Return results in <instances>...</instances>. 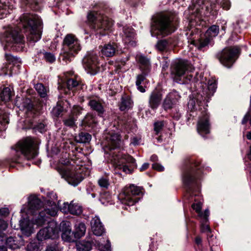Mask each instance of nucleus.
I'll use <instances>...</instances> for the list:
<instances>
[{
  "instance_id": "f257e3e1",
  "label": "nucleus",
  "mask_w": 251,
  "mask_h": 251,
  "mask_svg": "<svg viewBox=\"0 0 251 251\" xmlns=\"http://www.w3.org/2000/svg\"><path fill=\"white\" fill-rule=\"evenodd\" d=\"M42 24L40 17L37 15L25 14L20 18L17 27H8L1 36V40L9 45L23 44L24 36L19 33L20 28L23 27L24 32H28L27 39L34 42L41 37Z\"/></svg>"
},
{
  "instance_id": "f03ea898",
  "label": "nucleus",
  "mask_w": 251,
  "mask_h": 251,
  "mask_svg": "<svg viewBox=\"0 0 251 251\" xmlns=\"http://www.w3.org/2000/svg\"><path fill=\"white\" fill-rule=\"evenodd\" d=\"M43 202L39 198L34 196L29 197L27 212L29 214H35L32 221L37 226L44 225L49 216H55L58 210L55 202L50 200L47 202L46 208L44 210H41Z\"/></svg>"
},
{
  "instance_id": "7ed1b4c3",
  "label": "nucleus",
  "mask_w": 251,
  "mask_h": 251,
  "mask_svg": "<svg viewBox=\"0 0 251 251\" xmlns=\"http://www.w3.org/2000/svg\"><path fill=\"white\" fill-rule=\"evenodd\" d=\"M174 16L170 13L160 14L152 18L151 32L152 36H167L176 28L173 23Z\"/></svg>"
},
{
  "instance_id": "20e7f679",
  "label": "nucleus",
  "mask_w": 251,
  "mask_h": 251,
  "mask_svg": "<svg viewBox=\"0 0 251 251\" xmlns=\"http://www.w3.org/2000/svg\"><path fill=\"white\" fill-rule=\"evenodd\" d=\"M81 49L78 39L73 34H68L63 39L60 58L66 63L70 62Z\"/></svg>"
},
{
  "instance_id": "39448f33",
  "label": "nucleus",
  "mask_w": 251,
  "mask_h": 251,
  "mask_svg": "<svg viewBox=\"0 0 251 251\" xmlns=\"http://www.w3.org/2000/svg\"><path fill=\"white\" fill-rule=\"evenodd\" d=\"M142 195L141 188L134 185L126 187L120 194L119 199L123 204L131 206L134 205L139 200L140 196Z\"/></svg>"
},
{
  "instance_id": "423d86ee",
  "label": "nucleus",
  "mask_w": 251,
  "mask_h": 251,
  "mask_svg": "<svg viewBox=\"0 0 251 251\" xmlns=\"http://www.w3.org/2000/svg\"><path fill=\"white\" fill-rule=\"evenodd\" d=\"M15 151L20 152L27 160L34 158L38 154L33 140L30 137L20 141L15 146Z\"/></svg>"
},
{
  "instance_id": "0eeeda50",
  "label": "nucleus",
  "mask_w": 251,
  "mask_h": 251,
  "mask_svg": "<svg viewBox=\"0 0 251 251\" xmlns=\"http://www.w3.org/2000/svg\"><path fill=\"white\" fill-rule=\"evenodd\" d=\"M69 163V161H67L65 163V165H68ZM57 171L62 177L64 178L69 184L74 186L78 185L83 179V176L79 170L76 171L70 167L66 166L58 167L57 168Z\"/></svg>"
},
{
  "instance_id": "6e6552de",
  "label": "nucleus",
  "mask_w": 251,
  "mask_h": 251,
  "mask_svg": "<svg viewBox=\"0 0 251 251\" xmlns=\"http://www.w3.org/2000/svg\"><path fill=\"white\" fill-rule=\"evenodd\" d=\"M191 69V66L186 61H179L174 65L171 74L176 81L180 80L181 77L183 76L185 78V82L187 83L192 78V75L188 74V71Z\"/></svg>"
},
{
  "instance_id": "1a4fd4ad",
  "label": "nucleus",
  "mask_w": 251,
  "mask_h": 251,
  "mask_svg": "<svg viewBox=\"0 0 251 251\" xmlns=\"http://www.w3.org/2000/svg\"><path fill=\"white\" fill-rule=\"evenodd\" d=\"M238 51L237 47L225 48L216 54V57L224 66L230 68L234 62V57Z\"/></svg>"
},
{
  "instance_id": "9d476101",
  "label": "nucleus",
  "mask_w": 251,
  "mask_h": 251,
  "mask_svg": "<svg viewBox=\"0 0 251 251\" xmlns=\"http://www.w3.org/2000/svg\"><path fill=\"white\" fill-rule=\"evenodd\" d=\"M47 221L48 226L41 229L37 233V237L38 240L42 241L49 238H55L58 236L59 228L56 223L54 221Z\"/></svg>"
},
{
  "instance_id": "9b49d317",
  "label": "nucleus",
  "mask_w": 251,
  "mask_h": 251,
  "mask_svg": "<svg viewBox=\"0 0 251 251\" xmlns=\"http://www.w3.org/2000/svg\"><path fill=\"white\" fill-rule=\"evenodd\" d=\"M209 5L211 7L210 9L214 8L208 0H196L189 7V11L191 14L190 19L193 20L194 17L200 19L203 14L204 8L206 11H209Z\"/></svg>"
},
{
  "instance_id": "f8f14e48",
  "label": "nucleus",
  "mask_w": 251,
  "mask_h": 251,
  "mask_svg": "<svg viewBox=\"0 0 251 251\" xmlns=\"http://www.w3.org/2000/svg\"><path fill=\"white\" fill-rule=\"evenodd\" d=\"M85 68L88 70V73L91 75L96 74L98 70V61L97 56L93 53L86 55L83 60Z\"/></svg>"
},
{
  "instance_id": "ddd939ff",
  "label": "nucleus",
  "mask_w": 251,
  "mask_h": 251,
  "mask_svg": "<svg viewBox=\"0 0 251 251\" xmlns=\"http://www.w3.org/2000/svg\"><path fill=\"white\" fill-rule=\"evenodd\" d=\"M112 162L117 166L120 167L126 163H130L132 167L136 166L135 160L131 156L124 154L120 152H114L112 155Z\"/></svg>"
},
{
  "instance_id": "4468645a",
  "label": "nucleus",
  "mask_w": 251,
  "mask_h": 251,
  "mask_svg": "<svg viewBox=\"0 0 251 251\" xmlns=\"http://www.w3.org/2000/svg\"><path fill=\"white\" fill-rule=\"evenodd\" d=\"M113 25V22L108 17L101 15L99 17L98 22L93 25V28L99 31L100 34H104L102 32L109 30Z\"/></svg>"
},
{
  "instance_id": "2eb2a0df",
  "label": "nucleus",
  "mask_w": 251,
  "mask_h": 251,
  "mask_svg": "<svg viewBox=\"0 0 251 251\" xmlns=\"http://www.w3.org/2000/svg\"><path fill=\"white\" fill-rule=\"evenodd\" d=\"M210 124L209 123V115L205 111L204 113L200 118L197 124L198 132L202 135L209 133Z\"/></svg>"
},
{
  "instance_id": "dca6fc26",
  "label": "nucleus",
  "mask_w": 251,
  "mask_h": 251,
  "mask_svg": "<svg viewBox=\"0 0 251 251\" xmlns=\"http://www.w3.org/2000/svg\"><path fill=\"white\" fill-rule=\"evenodd\" d=\"M5 58L9 64L12 63L13 65L12 68L10 69L9 73L5 72V74L12 75L13 74H18L20 67L21 60L9 53H5Z\"/></svg>"
},
{
  "instance_id": "f3484780",
  "label": "nucleus",
  "mask_w": 251,
  "mask_h": 251,
  "mask_svg": "<svg viewBox=\"0 0 251 251\" xmlns=\"http://www.w3.org/2000/svg\"><path fill=\"white\" fill-rule=\"evenodd\" d=\"M60 209L63 213H70L76 215H80L82 212L81 207L78 204L74 203L73 201L70 203L64 202Z\"/></svg>"
},
{
  "instance_id": "a211bd4d",
  "label": "nucleus",
  "mask_w": 251,
  "mask_h": 251,
  "mask_svg": "<svg viewBox=\"0 0 251 251\" xmlns=\"http://www.w3.org/2000/svg\"><path fill=\"white\" fill-rule=\"evenodd\" d=\"M60 229L62 231L61 237L65 241H73V232H72L71 224L69 221H63L60 224Z\"/></svg>"
},
{
  "instance_id": "6ab92c4d",
  "label": "nucleus",
  "mask_w": 251,
  "mask_h": 251,
  "mask_svg": "<svg viewBox=\"0 0 251 251\" xmlns=\"http://www.w3.org/2000/svg\"><path fill=\"white\" fill-rule=\"evenodd\" d=\"M162 99V93L157 90H154L149 97V106L153 110L156 109L160 105Z\"/></svg>"
},
{
  "instance_id": "aec40b11",
  "label": "nucleus",
  "mask_w": 251,
  "mask_h": 251,
  "mask_svg": "<svg viewBox=\"0 0 251 251\" xmlns=\"http://www.w3.org/2000/svg\"><path fill=\"white\" fill-rule=\"evenodd\" d=\"M6 244L9 248L12 250H16L23 246L24 241L21 236L17 237L10 236L7 238Z\"/></svg>"
},
{
  "instance_id": "412c9836",
  "label": "nucleus",
  "mask_w": 251,
  "mask_h": 251,
  "mask_svg": "<svg viewBox=\"0 0 251 251\" xmlns=\"http://www.w3.org/2000/svg\"><path fill=\"white\" fill-rule=\"evenodd\" d=\"M177 96L176 93H171L166 97L162 103V107L165 110L172 108L176 103Z\"/></svg>"
},
{
  "instance_id": "4be33fe9",
  "label": "nucleus",
  "mask_w": 251,
  "mask_h": 251,
  "mask_svg": "<svg viewBox=\"0 0 251 251\" xmlns=\"http://www.w3.org/2000/svg\"><path fill=\"white\" fill-rule=\"evenodd\" d=\"M92 230L93 233L97 236H101L104 232V229L99 218L95 216L91 222Z\"/></svg>"
},
{
  "instance_id": "5701e85b",
  "label": "nucleus",
  "mask_w": 251,
  "mask_h": 251,
  "mask_svg": "<svg viewBox=\"0 0 251 251\" xmlns=\"http://www.w3.org/2000/svg\"><path fill=\"white\" fill-rule=\"evenodd\" d=\"M199 162H194L193 163L191 167V170L187 171L185 173L183 177V182L185 185H188L190 183L194 182L195 179V175L194 173V167L196 170H199L198 168Z\"/></svg>"
},
{
  "instance_id": "b1692460",
  "label": "nucleus",
  "mask_w": 251,
  "mask_h": 251,
  "mask_svg": "<svg viewBox=\"0 0 251 251\" xmlns=\"http://www.w3.org/2000/svg\"><path fill=\"white\" fill-rule=\"evenodd\" d=\"M108 146L109 148L115 149L119 147L121 144L120 135L117 133H112L106 137Z\"/></svg>"
},
{
  "instance_id": "393cba45",
  "label": "nucleus",
  "mask_w": 251,
  "mask_h": 251,
  "mask_svg": "<svg viewBox=\"0 0 251 251\" xmlns=\"http://www.w3.org/2000/svg\"><path fill=\"white\" fill-rule=\"evenodd\" d=\"M59 83L58 89L60 91H62L65 94H68L70 90L74 91V89L78 85V82L73 78L67 79L66 82L67 88H64L63 86Z\"/></svg>"
},
{
  "instance_id": "a878e982",
  "label": "nucleus",
  "mask_w": 251,
  "mask_h": 251,
  "mask_svg": "<svg viewBox=\"0 0 251 251\" xmlns=\"http://www.w3.org/2000/svg\"><path fill=\"white\" fill-rule=\"evenodd\" d=\"M20 226L23 234L26 236H29L33 232V227L29 221L26 219L21 220Z\"/></svg>"
},
{
  "instance_id": "bb28decb",
  "label": "nucleus",
  "mask_w": 251,
  "mask_h": 251,
  "mask_svg": "<svg viewBox=\"0 0 251 251\" xmlns=\"http://www.w3.org/2000/svg\"><path fill=\"white\" fill-rule=\"evenodd\" d=\"M117 45L115 43L105 45L101 50L103 55L107 57H111L115 55L117 50Z\"/></svg>"
},
{
  "instance_id": "cd10ccee",
  "label": "nucleus",
  "mask_w": 251,
  "mask_h": 251,
  "mask_svg": "<svg viewBox=\"0 0 251 251\" xmlns=\"http://www.w3.org/2000/svg\"><path fill=\"white\" fill-rule=\"evenodd\" d=\"M123 40L126 44L133 45V40L135 36L133 29L129 27H124Z\"/></svg>"
},
{
  "instance_id": "c85d7f7f",
  "label": "nucleus",
  "mask_w": 251,
  "mask_h": 251,
  "mask_svg": "<svg viewBox=\"0 0 251 251\" xmlns=\"http://www.w3.org/2000/svg\"><path fill=\"white\" fill-rule=\"evenodd\" d=\"M136 59L140 64V68L141 71H150V63L148 59L142 55L137 54Z\"/></svg>"
},
{
  "instance_id": "c756f323",
  "label": "nucleus",
  "mask_w": 251,
  "mask_h": 251,
  "mask_svg": "<svg viewBox=\"0 0 251 251\" xmlns=\"http://www.w3.org/2000/svg\"><path fill=\"white\" fill-rule=\"evenodd\" d=\"M7 0H0V18H3L10 13L9 10L13 8V5H7Z\"/></svg>"
},
{
  "instance_id": "7c9ffc66",
  "label": "nucleus",
  "mask_w": 251,
  "mask_h": 251,
  "mask_svg": "<svg viewBox=\"0 0 251 251\" xmlns=\"http://www.w3.org/2000/svg\"><path fill=\"white\" fill-rule=\"evenodd\" d=\"M88 104L93 110L98 112L99 114H102L103 113V107L99 100L96 99H91L89 100Z\"/></svg>"
},
{
  "instance_id": "2f4dec72",
  "label": "nucleus",
  "mask_w": 251,
  "mask_h": 251,
  "mask_svg": "<svg viewBox=\"0 0 251 251\" xmlns=\"http://www.w3.org/2000/svg\"><path fill=\"white\" fill-rule=\"evenodd\" d=\"M75 231L74 232L75 238H80L83 236L86 232V226L84 224L79 223L75 225Z\"/></svg>"
},
{
  "instance_id": "473e14b6",
  "label": "nucleus",
  "mask_w": 251,
  "mask_h": 251,
  "mask_svg": "<svg viewBox=\"0 0 251 251\" xmlns=\"http://www.w3.org/2000/svg\"><path fill=\"white\" fill-rule=\"evenodd\" d=\"M217 88L215 83H211L208 85L207 88L203 91L202 96L204 97V100L208 101V99L213 95Z\"/></svg>"
},
{
  "instance_id": "72a5a7b5",
  "label": "nucleus",
  "mask_w": 251,
  "mask_h": 251,
  "mask_svg": "<svg viewBox=\"0 0 251 251\" xmlns=\"http://www.w3.org/2000/svg\"><path fill=\"white\" fill-rule=\"evenodd\" d=\"M142 74L137 76L136 85L137 86L138 89L141 92H145V89L141 85V83L145 80L146 76L148 75L149 72H146V71H141Z\"/></svg>"
},
{
  "instance_id": "f704fd0d",
  "label": "nucleus",
  "mask_w": 251,
  "mask_h": 251,
  "mask_svg": "<svg viewBox=\"0 0 251 251\" xmlns=\"http://www.w3.org/2000/svg\"><path fill=\"white\" fill-rule=\"evenodd\" d=\"M219 31V26L216 25H213L207 30L204 34V36L208 37L211 40L213 37H214L218 35Z\"/></svg>"
},
{
  "instance_id": "c9c22d12",
  "label": "nucleus",
  "mask_w": 251,
  "mask_h": 251,
  "mask_svg": "<svg viewBox=\"0 0 251 251\" xmlns=\"http://www.w3.org/2000/svg\"><path fill=\"white\" fill-rule=\"evenodd\" d=\"M132 104L133 102L129 97H123L120 108L121 110L124 111L131 108Z\"/></svg>"
},
{
  "instance_id": "e433bc0d",
  "label": "nucleus",
  "mask_w": 251,
  "mask_h": 251,
  "mask_svg": "<svg viewBox=\"0 0 251 251\" xmlns=\"http://www.w3.org/2000/svg\"><path fill=\"white\" fill-rule=\"evenodd\" d=\"M91 139V135L88 133L81 132L78 136L76 137L77 142L81 143H86L89 142Z\"/></svg>"
},
{
  "instance_id": "4c0bfd02",
  "label": "nucleus",
  "mask_w": 251,
  "mask_h": 251,
  "mask_svg": "<svg viewBox=\"0 0 251 251\" xmlns=\"http://www.w3.org/2000/svg\"><path fill=\"white\" fill-rule=\"evenodd\" d=\"M9 123L8 114L0 111V131L5 129V126Z\"/></svg>"
},
{
  "instance_id": "58836bf2",
  "label": "nucleus",
  "mask_w": 251,
  "mask_h": 251,
  "mask_svg": "<svg viewBox=\"0 0 251 251\" xmlns=\"http://www.w3.org/2000/svg\"><path fill=\"white\" fill-rule=\"evenodd\" d=\"M101 16L100 14H99L97 12L95 11L90 12L87 15L88 20L92 23V27L93 28V25L96 22H98L99 17Z\"/></svg>"
},
{
  "instance_id": "ea45409f",
  "label": "nucleus",
  "mask_w": 251,
  "mask_h": 251,
  "mask_svg": "<svg viewBox=\"0 0 251 251\" xmlns=\"http://www.w3.org/2000/svg\"><path fill=\"white\" fill-rule=\"evenodd\" d=\"M11 97V90L9 87L4 88L0 93V98L2 101H7Z\"/></svg>"
},
{
  "instance_id": "a19ab883",
  "label": "nucleus",
  "mask_w": 251,
  "mask_h": 251,
  "mask_svg": "<svg viewBox=\"0 0 251 251\" xmlns=\"http://www.w3.org/2000/svg\"><path fill=\"white\" fill-rule=\"evenodd\" d=\"M76 249L78 251H90L91 249V245L89 242H80L76 244Z\"/></svg>"
},
{
  "instance_id": "79ce46f5",
  "label": "nucleus",
  "mask_w": 251,
  "mask_h": 251,
  "mask_svg": "<svg viewBox=\"0 0 251 251\" xmlns=\"http://www.w3.org/2000/svg\"><path fill=\"white\" fill-rule=\"evenodd\" d=\"M96 123L95 118L91 114H87L82 121V124L91 126L93 124Z\"/></svg>"
},
{
  "instance_id": "37998d69",
  "label": "nucleus",
  "mask_w": 251,
  "mask_h": 251,
  "mask_svg": "<svg viewBox=\"0 0 251 251\" xmlns=\"http://www.w3.org/2000/svg\"><path fill=\"white\" fill-rule=\"evenodd\" d=\"M35 88L41 97L44 98L47 96L48 90L42 84H37L35 86Z\"/></svg>"
},
{
  "instance_id": "c03bdc74",
  "label": "nucleus",
  "mask_w": 251,
  "mask_h": 251,
  "mask_svg": "<svg viewBox=\"0 0 251 251\" xmlns=\"http://www.w3.org/2000/svg\"><path fill=\"white\" fill-rule=\"evenodd\" d=\"M98 184L101 188L107 189L110 184L108 178L107 176L101 177L98 180Z\"/></svg>"
},
{
  "instance_id": "a18cd8bd",
  "label": "nucleus",
  "mask_w": 251,
  "mask_h": 251,
  "mask_svg": "<svg viewBox=\"0 0 251 251\" xmlns=\"http://www.w3.org/2000/svg\"><path fill=\"white\" fill-rule=\"evenodd\" d=\"M169 44L166 40H161L157 42L156 44V49L160 51L165 50L168 47Z\"/></svg>"
},
{
  "instance_id": "49530a36",
  "label": "nucleus",
  "mask_w": 251,
  "mask_h": 251,
  "mask_svg": "<svg viewBox=\"0 0 251 251\" xmlns=\"http://www.w3.org/2000/svg\"><path fill=\"white\" fill-rule=\"evenodd\" d=\"M76 119L74 117H69L63 121L64 124L66 126L70 127H74L75 126V121Z\"/></svg>"
},
{
  "instance_id": "de8ad7c7",
  "label": "nucleus",
  "mask_w": 251,
  "mask_h": 251,
  "mask_svg": "<svg viewBox=\"0 0 251 251\" xmlns=\"http://www.w3.org/2000/svg\"><path fill=\"white\" fill-rule=\"evenodd\" d=\"M192 207L194 210L196 211L197 213H198L199 216H202V212L201 211L202 208V203L201 202L193 204Z\"/></svg>"
},
{
  "instance_id": "09e8293b",
  "label": "nucleus",
  "mask_w": 251,
  "mask_h": 251,
  "mask_svg": "<svg viewBox=\"0 0 251 251\" xmlns=\"http://www.w3.org/2000/svg\"><path fill=\"white\" fill-rule=\"evenodd\" d=\"M99 250L100 251H110V244L108 240H107V242L105 245L102 244H98Z\"/></svg>"
},
{
  "instance_id": "8fccbe9b",
  "label": "nucleus",
  "mask_w": 251,
  "mask_h": 251,
  "mask_svg": "<svg viewBox=\"0 0 251 251\" xmlns=\"http://www.w3.org/2000/svg\"><path fill=\"white\" fill-rule=\"evenodd\" d=\"M210 39L208 37H205L204 39H201L199 40V45L198 48L201 49L208 45L210 41Z\"/></svg>"
},
{
  "instance_id": "3c124183",
  "label": "nucleus",
  "mask_w": 251,
  "mask_h": 251,
  "mask_svg": "<svg viewBox=\"0 0 251 251\" xmlns=\"http://www.w3.org/2000/svg\"><path fill=\"white\" fill-rule=\"evenodd\" d=\"M46 251H61V248L58 244L54 243L49 246Z\"/></svg>"
},
{
  "instance_id": "603ef678",
  "label": "nucleus",
  "mask_w": 251,
  "mask_h": 251,
  "mask_svg": "<svg viewBox=\"0 0 251 251\" xmlns=\"http://www.w3.org/2000/svg\"><path fill=\"white\" fill-rule=\"evenodd\" d=\"M26 251H39V249L36 243H30L27 245Z\"/></svg>"
},
{
  "instance_id": "864d4df0",
  "label": "nucleus",
  "mask_w": 251,
  "mask_h": 251,
  "mask_svg": "<svg viewBox=\"0 0 251 251\" xmlns=\"http://www.w3.org/2000/svg\"><path fill=\"white\" fill-rule=\"evenodd\" d=\"M164 126L163 121H158L154 123V129L156 134H158Z\"/></svg>"
},
{
  "instance_id": "5fc2aeb1",
  "label": "nucleus",
  "mask_w": 251,
  "mask_h": 251,
  "mask_svg": "<svg viewBox=\"0 0 251 251\" xmlns=\"http://www.w3.org/2000/svg\"><path fill=\"white\" fill-rule=\"evenodd\" d=\"M44 57L45 59L50 63H52L55 61V57L54 56L50 53L46 52L44 54Z\"/></svg>"
},
{
  "instance_id": "6e6d98bb",
  "label": "nucleus",
  "mask_w": 251,
  "mask_h": 251,
  "mask_svg": "<svg viewBox=\"0 0 251 251\" xmlns=\"http://www.w3.org/2000/svg\"><path fill=\"white\" fill-rule=\"evenodd\" d=\"M221 6L225 10H228L230 7V2L229 0H223L221 3Z\"/></svg>"
},
{
  "instance_id": "4d7b16f0",
  "label": "nucleus",
  "mask_w": 251,
  "mask_h": 251,
  "mask_svg": "<svg viewBox=\"0 0 251 251\" xmlns=\"http://www.w3.org/2000/svg\"><path fill=\"white\" fill-rule=\"evenodd\" d=\"M152 168L158 171H163L164 168L161 165L158 163H154L152 165Z\"/></svg>"
},
{
  "instance_id": "13d9d810",
  "label": "nucleus",
  "mask_w": 251,
  "mask_h": 251,
  "mask_svg": "<svg viewBox=\"0 0 251 251\" xmlns=\"http://www.w3.org/2000/svg\"><path fill=\"white\" fill-rule=\"evenodd\" d=\"M209 215V211L208 209H206L204 212L202 213V216L200 217L203 219L204 222H206Z\"/></svg>"
},
{
  "instance_id": "bf43d9fd",
  "label": "nucleus",
  "mask_w": 251,
  "mask_h": 251,
  "mask_svg": "<svg viewBox=\"0 0 251 251\" xmlns=\"http://www.w3.org/2000/svg\"><path fill=\"white\" fill-rule=\"evenodd\" d=\"M201 230L202 232H210V229L208 225L206 224H202L201 226Z\"/></svg>"
},
{
  "instance_id": "052dcab7",
  "label": "nucleus",
  "mask_w": 251,
  "mask_h": 251,
  "mask_svg": "<svg viewBox=\"0 0 251 251\" xmlns=\"http://www.w3.org/2000/svg\"><path fill=\"white\" fill-rule=\"evenodd\" d=\"M36 128L40 131V132H42L44 131L45 125L43 124L40 123L37 126Z\"/></svg>"
},
{
  "instance_id": "680f3d73",
  "label": "nucleus",
  "mask_w": 251,
  "mask_h": 251,
  "mask_svg": "<svg viewBox=\"0 0 251 251\" xmlns=\"http://www.w3.org/2000/svg\"><path fill=\"white\" fill-rule=\"evenodd\" d=\"M149 166V164L148 163H145L143 164L141 167L140 168V170L141 171H143L148 168Z\"/></svg>"
},
{
  "instance_id": "e2e57ef3",
  "label": "nucleus",
  "mask_w": 251,
  "mask_h": 251,
  "mask_svg": "<svg viewBox=\"0 0 251 251\" xmlns=\"http://www.w3.org/2000/svg\"><path fill=\"white\" fill-rule=\"evenodd\" d=\"M122 168L123 169V171L124 172H126V173H131L130 170L128 168L127 166H126V165H124L122 167Z\"/></svg>"
},
{
  "instance_id": "0e129e2a",
  "label": "nucleus",
  "mask_w": 251,
  "mask_h": 251,
  "mask_svg": "<svg viewBox=\"0 0 251 251\" xmlns=\"http://www.w3.org/2000/svg\"><path fill=\"white\" fill-rule=\"evenodd\" d=\"M195 242L197 244L200 245L201 243V239L200 237H197L195 239Z\"/></svg>"
},
{
  "instance_id": "69168bd1",
  "label": "nucleus",
  "mask_w": 251,
  "mask_h": 251,
  "mask_svg": "<svg viewBox=\"0 0 251 251\" xmlns=\"http://www.w3.org/2000/svg\"><path fill=\"white\" fill-rule=\"evenodd\" d=\"M247 137L249 140H251V132H248Z\"/></svg>"
},
{
  "instance_id": "338daca9",
  "label": "nucleus",
  "mask_w": 251,
  "mask_h": 251,
  "mask_svg": "<svg viewBox=\"0 0 251 251\" xmlns=\"http://www.w3.org/2000/svg\"><path fill=\"white\" fill-rule=\"evenodd\" d=\"M0 251H7L6 248L4 246L0 247Z\"/></svg>"
},
{
  "instance_id": "774afa93",
  "label": "nucleus",
  "mask_w": 251,
  "mask_h": 251,
  "mask_svg": "<svg viewBox=\"0 0 251 251\" xmlns=\"http://www.w3.org/2000/svg\"><path fill=\"white\" fill-rule=\"evenodd\" d=\"M248 157L250 160H251V146H250V151L248 154Z\"/></svg>"
}]
</instances>
